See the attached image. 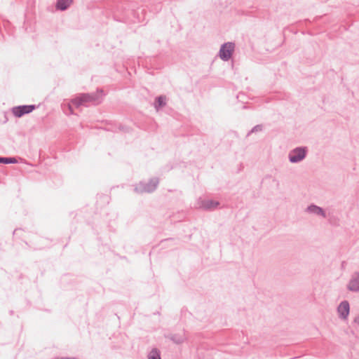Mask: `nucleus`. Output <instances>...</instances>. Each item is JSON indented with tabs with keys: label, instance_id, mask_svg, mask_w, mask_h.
<instances>
[{
	"label": "nucleus",
	"instance_id": "nucleus-1",
	"mask_svg": "<svg viewBox=\"0 0 359 359\" xmlns=\"http://www.w3.org/2000/svg\"><path fill=\"white\" fill-rule=\"evenodd\" d=\"M103 90H97L95 93H81L71 100V102L76 107H79L81 105H86L87 103H91L94 105L99 104L102 101Z\"/></svg>",
	"mask_w": 359,
	"mask_h": 359
},
{
	"label": "nucleus",
	"instance_id": "nucleus-2",
	"mask_svg": "<svg viewBox=\"0 0 359 359\" xmlns=\"http://www.w3.org/2000/svg\"><path fill=\"white\" fill-rule=\"evenodd\" d=\"M307 154V148L299 147L291 150L288 154L289 161L292 163H297L304 160Z\"/></svg>",
	"mask_w": 359,
	"mask_h": 359
},
{
	"label": "nucleus",
	"instance_id": "nucleus-3",
	"mask_svg": "<svg viewBox=\"0 0 359 359\" xmlns=\"http://www.w3.org/2000/svg\"><path fill=\"white\" fill-rule=\"evenodd\" d=\"M159 183V180L157 177H154L149 180L148 182H140L135 188L137 192L151 193L155 191Z\"/></svg>",
	"mask_w": 359,
	"mask_h": 359
},
{
	"label": "nucleus",
	"instance_id": "nucleus-4",
	"mask_svg": "<svg viewBox=\"0 0 359 359\" xmlns=\"http://www.w3.org/2000/svg\"><path fill=\"white\" fill-rule=\"evenodd\" d=\"M235 44L232 42L224 43L221 46L219 55L223 61H228L234 51Z\"/></svg>",
	"mask_w": 359,
	"mask_h": 359
},
{
	"label": "nucleus",
	"instance_id": "nucleus-5",
	"mask_svg": "<svg viewBox=\"0 0 359 359\" xmlns=\"http://www.w3.org/2000/svg\"><path fill=\"white\" fill-rule=\"evenodd\" d=\"M36 108V106L34 104L20 105L13 107L12 112L15 116L20 118L24 116L25 114L31 113Z\"/></svg>",
	"mask_w": 359,
	"mask_h": 359
},
{
	"label": "nucleus",
	"instance_id": "nucleus-6",
	"mask_svg": "<svg viewBox=\"0 0 359 359\" xmlns=\"http://www.w3.org/2000/svg\"><path fill=\"white\" fill-rule=\"evenodd\" d=\"M347 289L351 292H359V272H354L352 274Z\"/></svg>",
	"mask_w": 359,
	"mask_h": 359
},
{
	"label": "nucleus",
	"instance_id": "nucleus-7",
	"mask_svg": "<svg viewBox=\"0 0 359 359\" xmlns=\"http://www.w3.org/2000/svg\"><path fill=\"white\" fill-rule=\"evenodd\" d=\"M305 211L310 214L321 216L323 218H325L327 217L325 210L322 208L315 204H311L310 205H309Z\"/></svg>",
	"mask_w": 359,
	"mask_h": 359
},
{
	"label": "nucleus",
	"instance_id": "nucleus-8",
	"mask_svg": "<svg viewBox=\"0 0 359 359\" xmlns=\"http://www.w3.org/2000/svg\"><path fill=\"white\" fill-rule=\"evenodd\" d=\"M349 303L347 301H343L340 303L337 308L339 316L342 319H346L349 314Z\"/></svg>",
	"mask_w": 359,
	"mask_h": 359
},
{
	"label": "nucleus",
	"instance_id": "nucleus-9",
	"mask_svg": "<svg viewBox=\"0 0 359 359\" xmlns=\"http://www.w3.org/2000/svg\"><path fill=\"white\" fill-rule=\"evenodd\" d=\"M219 205V203L218 201H215L213 200H203L201 202V207L205 210H214L215 209L218 205Z\"/></svg>",
	"mask_w": 359,
	"mask_h": 359
},
{
	"label": "nucleus",
	"instance_id": "nucleus-10",
	"mask_svg": "<svg viewBox=\"0 0 359 359\" xmlns=\"http://www.w3.org/2000/svg\"><path fill=\"white\" fill-rule=\"evenodd\" d=\"M73 0H57L56 8L60 11L67 10L72 4Z\"/></svg>",
	"mask_w": 359,
	"mask_h": 359
},
{
	"label": "nucleus",
	"instance_id": "nucleus-11",
	"mask_svg": "<svg viewBox=\"0 0 359 359\" xmlns=\"http://www.w3.org/2000/svg\"><path fill=\"white\" fill-rule=\"evenodd\" d=\"M166 105V97L164 95H160L156 98L154 107L156 110Z\"/></svg>",
	"mask_w": 359,
	"mask_h": 359
},
{
	"label": "nucleus",
	"instance_id": "nucleus-12",
	"mask_svg": "<svg viewBox=\"0 0 359 359\" xmlns=\"http://www.w3.org/2000/svg\"><path fill=\"white\" fill-rule=\"evenodd\" d=\"M148 359H161V352L156 348H153L148 354Z\"/></svg>",
	"mask_w": 359,
	"mask_h": 359
},
{
	"label": "nucleus",
	"instance_id": "nucleus-13",
	"mask_svg": "<svg viewBox=\"0 0 359 359\" xmlns=\"http://www.w3.org/2000/svg\"><path fill=\"white\" fill-rule=\"evenodd\" d=\"M168 338L177 344H182L184 341V337L182 335L177 334H171Z\"/></svg>",
	"mask_w": 359,
	"mask_h": 359
},
{
	"label": "nucleus",
	"instance_id": "nucleus-14",
	"mask_svg": "<svg viewBox=\"0 0 359 359\" xmlns=\"http://www.w3.org/2000/svg\"><path fill=\"white\" fill-rule=\"evenodd\" d=\"M262 125H257L255 126H254L251 130L248 133V136H249L250 134L253 133H257V132H259V131H262Z\"/></svg>",
	"mask_w": 359,
	"mask_h": 359
},
{
	"label": "nucleus",
	"instance_id": "nucleus-15",
	"mask_svg": "<svg viewBox=\"0 0 359 359\" xmlns=\"http://www.w3.org/2000/svg\"><path fill=\"white\" fill-rule=\"evenodd\" d=\"M18 161L14 157H6L5 164L16 163Z\"/></svg>",
	"mask_w": 359,
	"mask_h": 359
},
{
	"label": "nucleus",
	"instance_id": "nucleus-16",
	"mask_svg": "<svg viewBox=\"0 0 359 359\" xmlns=\"http://www.w3.org/2000/svg\"><path fill=\"white\" fill-rule=\"evenodd\" d=\"M68 109L69 110V113L71 114H74L72 107V105L70 104H68Z\"/></svg>",
	"mask_w": 359,
	"mask_h": 359
},
{
	"label": "nucleus",
	"instance_id": "nucleus-17",
	"mask_svg": "<svg viewBox=\"0 0 359 359\" xmlns=\"http://www.w3.org/2000/svg\"><path fill=\"white\" fill-rule=\"evenodd\" d=\"M5 160H6V157L0 156V163H4L5 164Z\"/></svg>",
	"mask_w": 359,
	"mask_h": 359
}]
</instances>
